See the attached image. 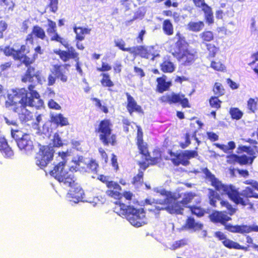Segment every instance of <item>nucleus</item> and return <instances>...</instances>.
Here are the masks:
<instances>
[{
  "instance_id": "obj_1",
  "label": "nucleus",
  "mask_w": 258,
  "mask_h": 258,
  "mask_svg": "<svg viewBox=\"0 0 258 258\" xmlns=\"http://www.w3.org/2000/svg\"><path fill=\"white\" fill-rule=\"evenodd\" d=\"M31 96H27V92L25 89L19 90L14 94H8V100L5 102L6 108L11 107V109L18 114L21 122L25 123L33 119L32 113L26 109V106L34 107L40 109L43 106V101L40 98L39 93L34 90V85L28 86Z\"/></svg>"
},
{
  "instance_id": "obj_2",
  "label": "nucleus",
  "mask_w": 258,
  "mask_h": 258,
  "mask_svg": "<svg viewBox=\"0 0 258 258\" xmlns=\"http://www.w3.org/2000/svg\"><path fill=\"white\" fill-rule=\"evenodd\" d=\"M203 171L206 178L211 181V184L214 187L216 190L222 195H227L229 199L236 205L242 206H248L252 208L253 204L250 202L249 198L258 199V194L254 192L253 189L249 186H246L240 192L232 184H224L219 180L207 168H205Z\"/></svg>"
},
{
  "instance_id": "obj_3",
  "label": "nucleus",
  "mask_w": 258,
  "mask_h": 258,
  "mask_svg": "<svg viewBox=\"0 0 258 258\" xmlns=\"http://www.w3.org/2000/svg\"><path fill=\"white\" fill-rule=\"evenodd\" d=\"M175 37L177 40L170 46V53L178 61H182L184 66L191 65L198 58V49L189 48L186 38L179 31L176 33Z\"/></svg>"
},
{
  "instance_id": "obj_4",
  "label": "nucleus",
  "mask_w": 258,
  "mask_h": 258,
  "mask_svg": "<svg viewBox=\"0 0 258 258\" xmlns=\"http://www.w3.org/2000/svg\"><path fill=\"white\" fill-rule=\"evenodd\" d=\"M58 154L59 162L49 171L50 174L66 187H71L77 185L73 174L64 170L67 161V157L69 155L68 153L61 152H58Z\"/></svg>"
},
{
  "instance_id": "obj_5",
  "label": "nucleus",
  "mask_w": 258,
  "mask_h": 258,
  "mask_svg": "<svg viewBox=\"0 0 258 258\" xmlns=\"http://www.w3.org/2000/svg\"><path fill=\"white\" fill-rule=\"evenodd\" d=\"M114 211L120 216H124L130 223L139 227L146 224L145 212L143 209H136L120 202H115Z\"/></svg>"
},
{
  "instance_id": "obj_6",
  "label": "nucleus",
  "mask_w": 258,
  "mask_h": 258,
  "mask_svg": "<svg viewBox=\"0 0 258 258\" xmlns=\"http://www.w3.org/2000/svg\"><path fill=\"white\" fill-rule=\"evenodd\" d=\"M112 123L110 119L104 118L99 121L95 133L99 134V139L103 145L114 146L117 145V136L113 133Z\"/></svg>"
},
{
  "instance_id": "obj_7",
  "label": "nucleus",
  "mask_w": 258,
  "mask_h": 258,
  "mask_svg": "<svg viewBox=\"0 0 258 258\" xmlns=\"http://www.w3.org/2000/svg\"><path fill=\"white\" fill-rule=\"evenodd\" d=\"M236 152L238 154L246 153L248 156L245 154L238 155L235 154L228 155L226 156L227 162L230 164H235L236 163L240 165L247 164L251 165L256 158L254 150L250 146L239 145L237 148Z\"/></svg>"
},
{
  "instance_id": "obj_8",
  "label": "nucleus",
  "mask_w": 258,
  "mask_h": 258,
  "mask_svg": "<svg viewBox=\"0 0 258 258\" xmlns=\"http://www.w3.org/2000/svg\"><path fill=\"white\" fill-rule=\"evenodd\" d=\"M159 101L164 104L180 105L184 108L190 107L188 99L181 92L176 93L172 91L167 93L160 97Z\"/></svg>"
},
{
  "instance_id": "obj_9",
  "label": "nucleus",
  "mask_w": 258,
  "mask_h": 258,
  "mask_svg": "<svg viewBox=\"0 0 258 258\" xmlns=\"http://www.w3.org/2000/svg\"><path fill=\"white\" fill-rule=\"evenodd\" d=\"M97 179L106 185L107 188L106 194L108 197L116 200H119L122 197L121 187L118 182L111 180L109 176L100 174L98 176Z\"/></svg>"
},
{
  "instance_id": "obj_10",
  "label": "nucleus",
  "mask_w": 258,
  "mask_h": 258,
  "mask_svg": "<svg viewBox=\"0 0 258 258\" xmlns=\"http://www.w3.org/2000/svg\"><path fill=\"white\" fill-rule=\"evenodd\" d=\"M168 153L170 156H173L174 158L170 160L175 166H178L181 164L184 166H186L190 164L189 160L196 158L198 156L199 154L197 150H185L181 153H175L171 150H168Z\"/></svg>"
},
{
  "instance_id": "obj_11",
  "label": "nucleus",
  "mask_w": 258,
  "mask_h": 258,
  "mask_svg": "<svg viewBox=\"0 0 258 258\" xmlns=\"http://www.w3.org/2000/svg\"><path fill=\"white\" fill-rule=\"evenodd\" d=\"M11 135L16 141L17 146L21 150H23L26 153L32 151L34 149V145L29 134H22L19 130H12Z\"/></svg>"
},
{
  "instance_id": "obj_12",
  "label": "nucleus",
  "mask_w": 258,
  "mask_h": 258,
  "mask_svg": "<svg viewBox=\"0 0 258 258\" xmlns=\"http://www.w3.org/2000/svg\"><path fill=\"white\" fill-rule=\"evenodd\" d=\"M181 197V200L180 201H174L173 207V210L174 214L176 215H183L185 208L188 209L189 205L192 201L196 199L197 197H199L197 194L192 191H187L184 193L179 194V198Z\"/></svg>"
},
{
  "instance_id": "obj_13",
  "label": "nucleus",
  "mask_w": 258,
  "mask_h": 258,
  "mask_svg": "<svg viewBox=\"0 0 258 258\" xmlns=\"http://www.w3.org/2000/svg\"><path fill=\"white\" fill-rule=\"evenodd\" d=\"M209 218L210 220L215 223H220L224 225L225 229L232 233H237L240 234H244L245 233H241L236 232V227L240 226H247V225H233L230 224H226L227 222L231 220V218L227 215L225 212L215 211H213L210 215Z\"/></svg>"
},
{
  "instance_id": "obj_14",
  "label": "nucleus",
  "mask_w": 258,
  "mask_h": 258,
  "mask_svg": "<svg viewBox=\"0 0 258 258\" xmlns=\"http://www.w3.org/2000/svg\"><path fill=\"white\" fill-rule=\"evenodd\" d=\"M26 68L25 72L21 76V81L25 83H30L29 85H33L34 87L37 84H42L44 81L42 71L38 70L33 66Z\"/></svg>"
},
{
  "instance_id": "obj_15",
  "label": "nucleus",
  "mask_w": 258,
  "mask_h": 258,
  "mask_svg": "<svg viewBox=\"0 0 258 258\" xmlns=\"http://www.w3.org/2000/svg\"><path fill=\"white\" fill-rule=\"evenodd\" d=\"M53 153L47 146H42L36 154V163L41 168L45 167L52 160Z\"/></svg>"
},
{
  "instance_id": "obj_16",
  "label": "nucleus",
  "mask_w": 258,
  "mask_h": 258,
  "mask_svg": "<svg viewBox=\"0 0 258 258\" xmlns=\"http://www.w3.org/2000/svg\"><path fill=\"white\" fill-rule=\"evenodd\" d=\"M132 54L139 55L142 58L154 60L159 55L154 46L138 45L133 47Z\"/></svg>"
},
{
  "instance_id": "obj_17",
  "label": "nucleus",
  "mask_w": 258,
  "mask_h": 258,
  "mask_svg": "<svg viewBox=\"0 0 258 258\" xmlns=\"http://www.w3.org/2000/svg\"><path fill=\"white\" fill-rule=\"evenodd\" d=\"M215 236L222 241L223 245L229 249L242 250L245 251L249 250V245L243 246L237 242L234 241L228 238L226 235L221 231H218L215 233Z\"/></svg>"
},
{
  "instance_id": "obj_18",
  "label": "nucleus",
  "mask_w": 258,
  "mask_h": 258,
  "mask_svg": "<svg viewBox=\"0 0 258 258\" xmlns=\"http://www.w3.org/2000/svg\"><path fill=\"white\" fill-rule=\"evenodd\" d=\"M137 136L136 138V143L140 154L144 157L145 160L150 157V152L148 144L144 142L143 139V132L140 125H137Z\"/></svg>"
},
{
  "instance_id": "obj_19",
  "label": "nucleus",
  "mask_w": 258,
  "mask_h": 258,
  "mask_svg": "<svg viewBox=\"0 0 258 258\" xmlns=\"http://www.w3.org/2000/svg\"><path fill=\"white\" fill-rule=\"evenodd\" d=\"M196 8L201 9L204 13V18L208 25L214 23V15L212 8L205 2V0H192Z\"/></svg>"
},
{
  "instance_id": "obj_20",
  "label": "nucleus",
  "mask_w": 258,
  "mask_h": 258,
  "mask_svg": "<svg viewBox=\"0 0 258 258\" xmlns=\"http://www.w3.org/2000/svg\"><path fill=\"white\" fill-rule=\"evenodd\" d=\"M46 35L44 30L39 25H34L32 28L31 32L28 34L25 39L26 43L31 45L34 43V38L44 40Z\"/></svg>"
},
{
  "instance_id": "obj_21",
  "label": "nucleus",
  "mask_w": 258,
  "mask_h": 258,
  "mask_svg": "<svg viewBox=\"0 0 258 258\" xmlns=\"http://www.w3.org/2000/svg\"><path fill=\"white\" fill-rule=\"evenodd\" d=\"M70 64L64 63L62 64H54L53 66L52 74L62 82L68 81V74L69 73V68Z\"/></svg>"
},
{
  "instance_id": "obj_22",
  "label": "nucleus",
  "mask_w": 258,
  "mask_h": 258,
  "mask_svg": "<svg viewBox=\"0 0 258 258\" xmlns=\"http://www.w3.org/2000/svg\"><path fill=\"white\" fill-rule=\"evenodd\" d=\"M160 195L165 196V198L163 200H156L154 203L159 205L167 204L173 205L174 201L177 200L179 198V194L173 193L170 191H167L165 189H162L159 191Z\"/></svg>"
},
{
  "instance_id": "obj_23",
  "label": "nucleus",
  "mask_w": 258,
  "mask_h": 258,
  "mask_svg": "<svg viewBox=\"0 0 258 258\" xmlns=\"http://www.w3.org/2000/svg\"><path fill=\"white\" fill-rule=\"evenodd\" d=\"M68 49V50L58 49L54 51V53L58 55L60 59L63 62H67L72 58L78 60L79 54L75 49L73 47H69Z\"/></svg>"
},
{
  "instance_id": "obj_24",
  "label": "nucleus",
  "mask_w": 258,
  "mask_h": 258,
  "mask_svg": "<svg viewBox=\"0 0 258 258\" xmlns=\"http://www.w3.org/2000/svg\"><path fill=\"white\" fill-rule=\"evenodd\" d=\"M167 76L165 75H162L161 77L156 78V91L157 92L163 93L169 90L172 86V83L171 81H167Z\"/></svg>"
},
{
  "instance_id": "obj_25",
  "label": "nucleus",
  "mask_w": 258,
  "mask_h": 258,
  "mask_svg": "<svg viewBox=\"0 0 258 258\" xmlns=\"http://www.w3.org/2000/svg\"><path fill=\"white\" fill-rule=\"evenodd\" d=\"M125 95L127 98L126 109L130 115L134 112L139 113H143V110L142 107L138 105L135 99L131 94L128 93H125Z\"/></svg>"
},
{
  "instance_id": "obj_26",
  "label": "nucleus",
  "mask_w": 258,
  "mask_h": 258,
  "mask_svg": "<svg viewBox=\"0 0 258 258\" xmlns=\"http://www.w3.org/2000/svg\"><path fill=\"white\" fill-rule=\"evenodd\" d=\"M146 203L152 205L153 204V207L151 208H149L148 210L152 212L154 214H158L160 211L162 210H166L169 213L171 214H174V211L173 210V207L172 205H169L167 204L165 205H159L156 204L154 202H156V200H154V201L151 203L149 200H146L145 201Z\"/></svg>"
},
{
  "instance_id": "obj_27",
  "label": "nucleus",
  "mask_w": 258,
  "mask_h": 258,
  "mask_svg": "<svg viewBox=\"0 0 258 258\" xmlns=\"http://www.w3.org/2000/svg\"><path fill=\"white\" fill-rule=\"evenodd\" d=\"M0 152L5 158H12L14 153L4 137H0Z\"/></svg>"
},
{
  "instance_id": "obj_28",
  "label": "nucleus",
  "mask_w": 258,
  "mask_h": 258,
  "mask_svg": "<svg viewBox=\"0 0 258 258\" xmlns=\"http://www.w3.org/2000/svg\"><path fill=\"white\" fill-rule=\"evenodd\" d=\"M195 204L188 207V209L191 214L200 218L204 216L206 213V210L201 206H199L202 203V198L198 197L194 200Z\"/></svg>"
},
{
  "instance_id": "obj_29",
  "label": "nucleus",
  "mask_w": 258,
  "mask_h": 258,
  "mask_svg": "<svg viewBox=\"0 0 258 258\" xmlns=\"http://www.w3.org/2000/svg\"><path fill=\"white\" fill-rule=\"evenodd\" d=\"M70 188L71 189L68 194V197L71 198L75 203L82 201L83 199L84 191L82 188L78 185V184L77 183V185Z\"/></svg>"
},
{
  "instance_id": "obj_30",
  "label": "nucleus",
  "mask_w": 258,
  "mask_h": 258,
  "mask_svg": "<svg viewBox=\"0 0 258 258\" xmlns=\"http://www.w3.org/2000/svg\"><path fill=\"white\" fill-rule=\"evenodd\" d=\"M28 53L29 52V49L27 50V46L25 44H22L21 45L20 47L18 49H15L13 47H10L9 46H6L3 49V52L5 55L7 56H12L14 60H16L15 55L16 53H19L20 52H25Z\"/></svg>"
},
{
  "instance_id": "obj_31",
  "label": "nucleus",
  "mask_w": 258,
  "mask_h": 258,
  "mask_svg": "<svg viewBox=\"0 0 258 258\" xmlns=\"http://www.w3.org/2000/svg\"><path fill=\"white\" fill-rule=\"evenodd\" d=\"M161 71L164 73H171L175 70V66L169 56L164 58L160 64Z\"/></svg>"
},
{
  "instance_id": "obj_32",
  "label": "nucleus",
  "mask_w": 258,
  "mask_h": 258,
  "mask_svg": "<svg viewBox=\"0 0 258 258\" xmlns=\"http://www.w3.org/2000/svg\"><path fill=\"white\" fill-rule=\"evenodd\" d=\"M25 52H20L19 53H16L15 55V60H20L21 61V63L24 64L25 67H29L32 66L31 64L33 63L36 59L35 57L32 56V57H30L27 56L26 54H24Z\"/></svg>"
},
{
  "instance_id": "obj_33",
  "label": "nucleus",
  "mask_w": 258,
  "mask_h": 258,
  "mask_svg": "<svg viewBox=\"0 0 258 258\" xmlns=\"http://www.w3.org/2000/svg\"><path fill=\"white\" fill-rule=\"evenodd\" d=\"M50 119L51 121L57 126H67L69 124L68 118L64 117L61 113L51 115Z\"/></svg>"
},
{
  "instance_id": "obj_34",
  "label": "nucleus",
  "mask_w": 258,
  "mask_h": 258,
  "mask_svg": "<svg viewBox=\"0 0 258 258\" xmlns=\"http://www.w3.org/2000/svg\"><path fill=\"white\" fill-rule=\"evenodd\" d=\"M185 227L187 229L197 231L201 230L203 225L201 223L196 222L194 217L189 216L185 221Z\"/></svg>"
},
{
  "instance_id": "obj_35",
  "label": "nucleus",
  "mask_w": 258,
  "mask_h": 258,
  "mask_svg": "<svg viewBox=\"0 0 258 258\" xmlns=\"http://www.w3.org/2000/svg\"><path fill=\"white\" fill-rule=\"evenodd\" d=\"M152 153L153 156L147 158L146 161H150L151 165H155L162 161V152L159 149H155Z\"/></svg>"
},
{
  "instance_id": "obj_36",
  "label": "nucleus",
  "mask_w": 258,
  "mask_h": 258,
  "mask_svg": "<svg viewBox=\"0 0 258 258\" xmlns=\"http://www.w3.org/2000/svg\"><path fill=\"white\" fill-rule=\"evenodd\" d=\"M72 161L74 164L75 168L77 170L83 172L86 171V163L83 156L77 155L73 158Z\"/></svg>"
},
{
  "instance_id": "obj_37",
  "label": "nucleus",
  "mask_w": 258,
  "mask_h": 258,
  "mask_svg": "<svg viewBox=\"0 0 258 258\" xmlns=\"http://www.w3.org/2000/svg\"><path fill=\"white\" fill-rule=\"evenodd\" d=\"M91 29L83 27H74V31L76 33V39L82 41L85 39V35L89 34Z\"/></svg>"
},
{
  "instance_id": "obj_38",
  "label": "nucleus",
  "mask_w": 258,
  "mask_h": 258,
  "mask_svg": "<svg viewBox=\"0 0 258 258\" xmlns=\"http://www.w3.org/2000/svg\"><path fill=\"white\" fill-rule=\"evenodd\" d=\"M164 34L167 36H171L174 33V27L171 21L169 19L163 20L162 25Z\"/></svg>"
},
{
  "instance_id": "obj_39",
  "label": "nucleus",
  "mask_w": 258,
  "mask_h": 258,
  "mask_svg": "<svg viewBox=\"0 0 258 258\" xmlns=\"http://www.w3.org/2000/svg\"><path fill=\"white\" fill-rule=\"evenodd\" d=\"M102 77L100 83L103 87L108 88L109 91H111L110 88L114 86L113 82L111 80L110 76L108 73H102L100 74Z\"/></svg>"
},
{
  "instance_id": "obj_40",
  "label": "nucleus",
  "mask_w": 258,
  "mask_h": 258,
  "mask_svg": "<svg viewBox=\"0 0 258 258\" xmlns=\"http://www.w3.org/2000/svg\"><path fill=\"white\" fill-rule=\"evenodd\" d=\"M200 38L204 44L209 43V42L214 40L215 37L214 33L210 30H205L200 34Z\"/></svg>"
},
{
  "instance_id": "obj_41",
  "label": "nucleus",
  "mask_w": 258,
  "mask_h": 258,
  "mask_svg": "<svg viewBox=\"0 0 258 258\" xmlns=\"http://www.w3.org/2000/svg\"><path fill=\"white\" fill-rule=\"evenodd\" d=\"M205 24L203 21H199L198 22H189L187 25V29L192 32H199L204 27Z\"/></svg>"
},
{
  "instance_id": "obj_42",
  "label": "nucleus",
  "mask_w": 258,
  "mask_h": 258,
  "mask_svg": "<svg viewBox=\"0 0 258 258\" xmlns=\"http://www.w3.org/2000/svg\"><path fill=\"white\" fill-rule=\"evenodd\" d=\"M247 105L249 113H255L258 110V97L249 98Z\"/></svg>"
},
{
  "instance_id": "obj_43",
  "label": "nucleus",
  "mask_w": 258,
  "mask_h": 258,
  "mask_svg": "<svg viewBox=\"0 0 258 258\" xmlns=\"http://www.w3.org/2000/svg\"><path fill=\"white\" fill-rule=\"evenodd\" d=\"M214 145L226 153L229 152V151H232L236 147L235 142L232 141L229 142L227 145L219 143H215Z\"/></svg>"
},
{
  "instance_id": "obj_44",
  "label": "nucleus",
  "mask_w": 258,
  "mask_h": 258,
  "mask_svg": "<svg viewBox=\"0 0 258 258\" xmlns=\"http://www.w3.org/2000/svg\"><path fill=\"white\" fill-rule=\"evenodd\" d=\"M206 49L208 51L207 58L211 59L215 57L216 54L219 50V47L216 46L215 44L208 43L205 45Z\"/></svg>"
},
{
  "instance_id": "obj_45",
  "label": "nucleus",
  "mask_w": 258,
  "mask_h": 258,
  "mask_svg": "<svg viewBox=\"0 0 258 258\" xmlns=\"http://www.w3.org/2000/svg\"><path fill=\"white\" fill-rule=\"evenodd\" d=\"M236 232L249 233L251 232H258V226L252 225L251 226H240L236 227Z\"/></svg>"
},
{
  "instance_id": "obj_46",
  "label": "nucleus",
  "mask_w": 258,
  "mask_h": 258,
  "mask_svg": "<svg viewBox=\"0 0 258 258\" xmlns=\"http://www.w3.org/2000/svg\"><path fill=\"white\" fill-rule=\"evenodd\" d=\"M208 190L209 203L212 207H216L217 200L220 199V197L214 189L210 188Z\"/></svg>"
},
{
  "instance_id": "obj_47",
  "label": "nucleus",
  "mask_w": 258,
  "mask_h": 258,
  "mask_svg": "<svg viewBox=\"0 0 258 258\" xmlns=\"http://www.w3.org/2000/svg\"><path fill=\"white\" fill-rule=\"evenodd\" d=\"M212 91L214 96L221 97L225 93V90L223 85L219 82H215L214 84Z\"/></svg>"
},
{
  "instance_id": "obj_48",
  "label": "nucleus",
  "mask_w": 258,
  "mask_h": 258,
  "mask_svg": "<svg viewBox=\"0 0 258 258\" xmlns=\"http://www.w3.org/2000/svg\"><path fill=\"white\" fill-rule=\"evenodd\" d=\"M218 96H212L209 99L210 106L211 108H214L216 110L221 107L222 101L219 99Z\"/></svg>"
},
{
  "instance_id": "obj_49",
  "label": "nucleus",
  "mask_w": 258,
  "mask_h": 258,
  "mask_svg": "<svg viewBox=\"0 0 258 258\" xmlns=\"http://www.w3.org/2000/svg\"><path fill=\"white\" fill-rule=\"evenodd\" d=\"M98 163L95 161V160L91 159L86 165V172H91L94 173H97L98 172Z\"/></svg>"
},
{
  "instance_id": "obj_50",
  "label": "nucleus",
  "mask_w": 258,
  "mask_h": 258,
  "mask_svg": "<svg viewBox=\"0 0 258 258\" xmlns=\"http://www.w3.org/2000/svg\"><path fill=\"white\" fill-rule=\"evenodd\" d=\"M53 35L50 37V40L52 41H56L60 43L65 48H68L69 44L68 42L63 38L60 37V36L56 32L52 33Z\"/></svg>"
},
{
  "instance_id": "obj_51",
  "label": "nucleus",
  "mask_w": 258,
  "mask_h": 258,
  "mask_svg": "<svg viewBox=\"0 0 258 258\" xmlns=\"http://www.w3.org/2000/svg\"><path fill=\"white\" fill-rule=\"evenodd\" d=\"M144 181V172L139 170L138 173L134 176L132 183L137 186H142Z\"/></svg>"
},
{
  "instance_id": "obj_52",
  "label": "nucleus",
  "mask_w": 258,
  "mask_h": 258,
  "mask_svg": "<svg viewBox=\"0 0 258 258\" xmlns=\"http://www.w3.org/2000/svg\"><path fill=\"white\" fill-rule=\"evenodd\" d=\"M210 67L218 72H224L226 70L225 65L219 60H212L210 64Z\"/></svg>"
},
{
  "instance_id": "obj_53",
  "label": "nucleus",
  "mask_w": 258,
  "mask_h": 258,
  "mask_svg": "<svg viewBox=\"0 0 258 258\" xmlns=\"http://www.w3.org/2000/svg\"><path fill=\"white\" fill-rule=\"evenodd\" d=\"M115 46L117 47L119 49L123 51H127L131 54L132 53L133 47H125V43L122 39L115 41Z\"/></svg>"
},
{
  "instance_id": "obj_54",
  "label": "nucleus",
  "mask_w": 258,
  "mask_h": 258,
  "mask_svg": "<svg viewBox=\"0 0 258 258\" xmlns=\"http://www.w3.org/2000/svg\"><path fill=\"white\" fill-rule=\"evenodd\" d=\"M0 5L5 6V10L7 12L13 11L15 4L13 1L0 0Z\"/></svg>"
},
{
  "instance_id": "obj_55",
  "label": "nucleus",
  "mask_w": 258,
  "mask_h": 258,
  "mask_svg": "<svg viewBox=\"0 0 258 258\" xmlns=\"http://www.w3.org/2000/svg\"><path fill=\"white\" fill-rule=\"evenodd\" d=\"M229 113L232 119L239 120L243 116V112L238 108H231L230 109Z\"/></svg>"
},
{
  "instance_id": "obj_56",
  "label": "nucleus",
  "mask_w": 258,
  "mask_h": 258,
  "mask_svg": "<svg viewBox=\"0 0 258 258\" xmlns=\"http://www.w3.org/2000/svg\"><path fill=\"white\" fill-rule=\"evenodd\" d=\"M92 101L95 102V105L98 108L100 109L105 114L108 113L109 110L107 106L102 105L100 99L97 98H92Z\"/></svg>"
},
{
  "instance_id": "obj_57",
  "label": "nucleus",
  "mask_w": 258,
  "mask_h": 258,
  "mask_svg": "<svg viewBox=\"0 0 258 258\" xmlns=\"http://www.w3.org/2000/svg\"><path fill=\"white\" fill-rule=\"evenodd\" d=\"M220 205L222 207L226 208L228 213L230 215H233L235 212V209L229 203L228 201L226 200H221Z\"/></svg>"
},
{
  "instance_id": "obj_58",
  "label": "nucleus",
  "mask_w": 258,
  "mask_h": 258,
  "mask_svg": "<svg viewBox=\"0 0 258 258\" xmlns=\"http://www.w3.org/2000/svg\"><path fill=\"white\" fill-rule=\"evenodd\" d=\"M48 28L46 31L50 35L51 34L57 31L56 23L50 19H47Z\"/></svg>"
},
{
  "instance_id": "obj_59",
  "label": "nucleus",
  "mask_w": 258,
  "mask_h": 258,
  "mask_svg": "<svg viewBox=\"0 0 258 258\" xmlns=\"http://www.w3.org/2000/svg\"><path fill=\"white\" fill-rule=\"evenodd\" d=\"M47 7L49 8L50 12L56 13L58 9V0H48Z\"/></svg>"
},
{
  "instance_id": "obj_60",
  "label": "nucleus",
  "mask_w": 258,
  "mask_h": 258,
  "mask_svg": "<svg viewBox=\"0 0 258 258\" xmlns=\"http://www.w3.org/2000/svg\"><path fill=\"white\" fill-rule=\"evenodd\" d=\"M187 244V240L186 239H181L177 241H175L172 243L171 246L172 250H175L179 247L185 246Z\"/></svg>"
},
{
  "instance_id": "obj_61",
  "label": "nucleus",
  "mask_w": 258,
  "mask_h": 258,
  "mask_svg": "<svg viewBox=\"0 0 258 258\" xmlns=\"http://www.w3.org/2000/svg\"><path fill=\"white\" fill-rule=\"evenodd\" d=\"M164 2V6L166 8L173 7L177 8L178 6V3L176 2H172L171 0H155V3H160Z\"/></svg>"
},
{
  "instance_id": "obj_62",
  "label": "nucleus",
  "mask_w": 258,
  "mask_h": 258,
  "mask_svg": "<svg viewBox=\"0 0 258 258\" xmlns=\"http://www.w3.org/2000/svg\"><path fill=\"white\" fill-rule=\"evenodd\" d=\"M52 144L54 147H59L63 145V143L61 138L59 135L55 133L54 134L53 139H52Z\"/></svg>"
},
{
  "instance_id": "obj_63",
  "label": "nucleus",
  "mask_w": 258,
  "mask_h": 258,
  "mask_svg": "<svg viewBox=\"0 0 258 258\" xmlns=\"http://www.w3.org/2000/svg\"><path fill=\"white\" fill-rule=\"evenodd\" d=\"M184 142L179 143V146L182 149H185L191 143L190 139V134L188 133H186L184 135Z\"/></svg>"
},
{
  "instance_id": "obj_64",
  "label": "nucleus",
  "mask_w": 258,
  "mask_h": 258,
  "mask_svg": "<svg viewBox=\"0 0 258 258\" xmlns=\"http://www.w3.org/2000/svg\"><path fill=\"white\" fill-rule=\"evenodd\" d=\"M48 107L51 109L56 110H60L61 109V106L53 99H50L48 101Z\"/></svg>"
}]
</instances>
